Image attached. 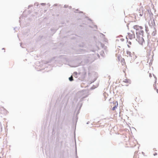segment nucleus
I'll return each instance as SVG.
<instances>
[{
    "label": "nucleus",
    "instance_id": "1",
    "mask_svg": "<svg viewBox=\"0 0 158 158\" xmlns=\"http://www.w3.org/2000/svg\"><path fill=\"white\" fill-rule=\"evenodd\" d=\"M133 28L136 30V34L137 36V40L140 44H142L144 41V40L142 37L143 34V27L138 25H135Z\"/></svg>",
    "mask_w": 158,
    "mask_h": 158
},
{
    "label": "nucleus",
    "instance_id": "2",
    "mask_svg": "<svg viewBox=\"0 0 158 158\" xmlns=\"http://www.w3.org/2000/svg\"><path fill=\"white\" fill-rule=\"evenodd\" d=\"M145 16L146 19L148 20L149 22L150 23V21L151 22V23L152 24V23H154V20L153 19V14L149 10H148L147 12H146L145 14Z\"/></svg>",
    "mask_w": 158,
    "mask_h": 158
},
{
    "label": "nucleus",
    "instance_id": "3",
    "mask_svg": "<svg viewBox=\"0 0 158 158\" xmlns=\"http://www.w3.org/2000/svg\"><path fill=\"white\" fill-rule=\"evenodd\" d=\"M128 37L130 39H132L135 38V35L133 32L131 31L128 33Z\"/></svg>",
    "mask_w": 158,
    "mask_h": 158
},
{
    "label": "nucleus",
    "instance_id": "4",
    "mask_svg": "<svg viewBox=\"0 0 158 158\" xmlns=\"http://www.w3.org/2000/svg\"><path fill=\"white\" fill-rule=\"evenodd\" d=\"M144 11V9L143 7H141L140 8L139 11V15L140 16H142L143 15Z\"/></svg>",
    "mask_w": 158,
    "mask_h": 158
},
{
    "label": "nucleus",
    "instance_id": "5",
    "mask_svg": "<svg viewBox=\"0 0 158 158\" xmlns=\"http://www.w3.org/2000/svg\"><path fill=\"white\" fill-rule=\"evenodd\" d=\"M113 105H112L111 106H113V107L112 109V110H114L115 108H117L118 106V103L117 102V101H114L112 102Z\"/></svg>",
    "mask_w": 158,
    "mask_h": 158
},
{
    "label": "nucleus",
    "instance_id": "6",
    "mask_svg": "<svg viewBox=\"0 0 158 158\" xmlns=\"http://www.w3.org/2000/svg\"><path fill=\"white\" fill-rule=\"evenodd\" d=\"M135 100V101L137 103H138V104L140 103V102H142V99L140 97H139V96L136 97Z\"/></svg>",
    "mask_w": 158,
    "mask_h": 158
},
{
    "label": "nucleus",
    "instance_id": "7",
    "mask_svg": "<svg viewBox=\"0 0 158 158\" xmlns=\"http://www.w3.org/2000/svg\"><path fill=\"white\" fill-rule=\"evenodd\" d=\"M124 82L127 83L128 85H127V86L128 85L131 83V81L130 80L127 79H126L123 81Z\"/></svg>",
    "mask_w": 158,
    "mask_h": 158
},
{
    "label": "nucleus",
    "instance_id": "8",
    "mask_svg": "<svg viewBox=\"0 0 158 158\" xmlns=\"http://www.w3.org/2000/svg\"><path fill=\"white\" fill-rule=\"evenodd\" d=\"M149 76L150 77H151L152 78V80L154 82H156V78L155 76H153L152 77L151 74L150 73H149Z\"/></svg>",
    "mask_w": 158,
    "mask_h": 158
},
{
    "label": "nucleus",
    "instance_id": "9",
    "mask_svg": "<svg viewBox=\"0 0 158 158\" xmlns=\"http://www.w3.org/2000/svg\"><path fill=\"white\" fill-rule=\"evenodd\" d=\"M156 83L154 84L153 86L155 89L156 90V91L158 93V83H156V82H155Z\"/></svg>",
    "mask_w": 158,
    "mask_h": 158
},
{
    "label": "nucleus",
    "instance_id": "10",
    "mask_svg": "<svg viewBox=\"0 0 158 158\" xmlns=\"http://www.w3.org/2000/svg\"><path fill=\"white\" fill-rule=\"evenodd\" d=\"M5 111V109L2 107L0 108V114H2Z\"/></svg>",
    "mask_w": 158,
    "mask_h": 158
},
{
    "label": "nucleus",
    "instance_id": "11",
    "mask_svg": "<svg viewBox=\"0 0 158 158\" xmlns=\"http://www.w3.org/2000/svg\"><path fill=\"white\" fill-rule=\"evenodd\" d=\"M127 55L126 56H127V57H128V56L130 57H131V52L127 51Z\"/></svg>",
    "mask_w": 158,
    "mask_h": 158
},
{
    "label": "nucleus",
    "instance_id": "12",
    "mask_svg": "<svg viewBox=\"0 0 158 158\" xmlns=\"http://www.w3.org/2000/svg\"><path fill=\"white\" fill-rule=\"evenodd\" d=\"M131 42L129 41L128 42V44H127V46L129 48H130V45H131Z\"/></svg>",
    "mask_w": 158,
    "mask_h": 158
},
{
    "label": "nucleus",
    "instance_id": "13",
    "mask_svg": "<svg viewBox=\"0 0 158 158\" xmlns=\"http://www.w3.org/2000/svg\"><path fill=\"white\" fill-rule=\"evenodd\" d=\"M69 81H73V77H72V76H71L69 78Z\"/></svg>",
    "mask_w": 158,
    "mask_h": 158
},
{
    "label": "nucleus",
    "instance_id": "14",
    "mask_svg": "<svg viewBox=\"0 0 158 158\" xmlns=\"http://www.w3.org/2000/svg\"><path fill=\"white\" fill-rule=\"evenodd\" d=\"M2 50H5V49H4V48H2ZM5 51H4V52H5Z\"/></svg>",
    "mask_w": 158,
    "mask_h": 158
}]
</instances>
